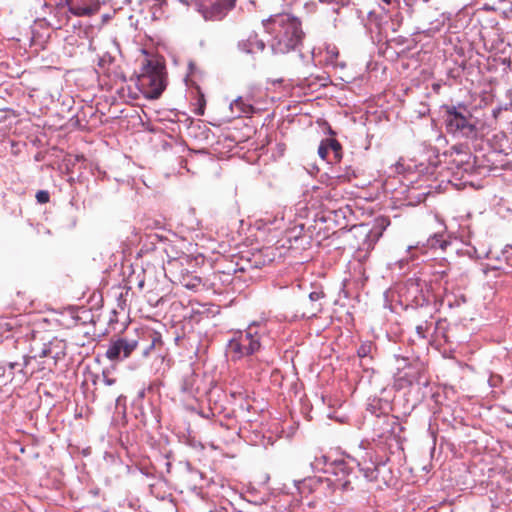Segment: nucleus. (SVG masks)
<instances>
[{
  "label": "nucleus",
  "instance_id": "obj_1",
  "mask_svg": "<svg viewBox=\"0 0 512 512\" xmlns=\"http://www.w3.org/2000/svg\"><path fill=\"white\" fill-rule=\"evenodd\" d=\"M264 26L272 34L270 47L274 54H287L296 50L305 36L300 20L289 14L275 15L266 20Z\"/></svg>",
  "mask_w": 512,
  "mask_h": 512
},
{
  "label": "nucleus",
  "instance_id": "obj_2",
  "mask_svg": "<svg viewBox=\"0 0 512 512\" xmlns=\"http://www.w3.org/2000/svg\"><path fill=\"white\" fill-rule=\"evenodd\" d=\"M137 86L149 99H157L165 89L164 66L158 61L144 58L137 76Z\"/></svg>",
  "mask_w": 512,
  "mask_h": 512
},
{
  "label": "nucleus",
  "instance_id": "obj_3",
  "mask_svg": "<svg viewBox=\"0 0 512 512\" xmlns=\"http://www.w3.org/2000/svg\"><path fill=\"white\" fill-rule=\"evenodd\" d=\"M264 332V327L259 324H251L245 331L238 332L230 340L227 348L232 359L238 360L257 352L261 347Z\"/></svg>",
  "mask_w": 512,
  "mask_h": 512
},
{
  "label": "nucleus",
  "instance_id": "obj_4",
  "mask_svg": "<svg viewBox=\"0 0 512 512\" xmlns=\"http://www.w3.org/2000/svg\"><path fill=\"white\" fill-rule=\"evenodd\" d=\"M445 125L448 133L466 138L476 134V126L471 122L472 115L463 105H444Z\"/></svg>",
  "mask_w": 512,
  "mask_h": 512
},
{
  "label": "nucleus",
  "instance_id": "obj_5",
  "mask_svg": "<svg viewBox=\"0 0 512 512\" xmlns=\"http://www.w3.org/2000/svg\"><path fill=\"white\" fill-rule=\"evenodd\" d=\"M67 343L65 340L58 337H53L48 341L42 342L41 344H35L32 347V351L35 354L33 358H46L44 364L51 371L57 366L59 360L66 356Z\"/></svg>",
  "mask_w": 512,
  "mask_h": 512
},
{
  "label": "nucleus",
  "instance_id": "obj_6",
  "mask_svg": "<svg viewBox=\"0 0 512 512\" xmlns=\"http://www.w3.org/2000/svg\"><path fill=\"white\" fill-rule=\"evenodd\" d=\"M122 80L115 58L105 53L98 60V87L102 90L111 91Z\"/></svg>",
  "mask_w": 512,
  "mask_h": 512
},
{
  "label": "nucleus",
  "instance_id": "obj_7",
  "mask_svg": "<svg viewBox=\"0 0 512 512\" xmlns=\"http://www.w3.org/2000/svg\"><path fill=\"white\" fill-rule=\"evenodd\" d=\"M236 0H202L199 11L205 20L220 21L234 7Z\"/></svg>",
  "mask_w": 512,
  "mask_h": 512
},
{
  "label": "nucleus",
  "instance_id": "obj_8",
  "mask_svg": "<svg viewBox=\"0 0 512 512\" xmlns=\"http://www.w3.org/2000/svg\"><path fill=\"white\" fill-rule=\"evenodd\" d=\"M138 347L137 340L126 338H113L106 350V357L111 361L128 358Z\"/></svg>",
  "mask_w": 512,
  "mask_h": 512
},
{
  "label": "nucleus",
  "instance_id": "obj_9",
  "mask_svg": "<svg viewBox=\"0 0 512 512\" xmlns=\"http://www.w3.org/2000/svg\"><path fill=\"white\" fill-rule=\"evenodd\" d=\"M336 478L333 480L335 489L341 491H349L353 489L352 479L350 473L347 472V467L344 464L337 466V472H335Z\"/></svg>",
  "mask_w": 512,
  "mask_h": 512
},
{
  "label": "nucleus",
  "instance_id": "obj_10",
  "mask_svg": "<svg viewBox=\"0 0 512 512\" xmlns=\"http://www.w3.org/2000/svg\"><path fill=\"white\" fill-rule=\"evenodd\" d=\"M389 224L390 221L387 218H379L376 220V226L373 227L370 233L367 235L368 238L372 241V243L369 244L368 249L373 248L374 243L382 236L383 231Z\"/></svg>",
  "mask_w": 512,
  "mask_h": 512
},
{
  "label": "nucleus",
  "instance_id": "obj_11",
  "mask_svg": "<svg viewBox=\"0 0 512 512\" xmlns=\"http://www.w3.org/2000/svg\"><path fill=\"white\" fill-rule=\"evenodd\" d=\"M32 358L33 357L23 356L22 363H20V362H2V363L5 365L7 372H14L15 374L16 373L21 374L22 379H27L28 375L24 369L28 366V364Z\"/></svg>",
  "mask_w": 512,
  "mask_h": 512
},
{
  "label": "nucleus",
  "instance_id": "obj_12",
  "mask_svg": "<svg viewBox=\"0 0 512 512\" xmlns=\"http://www.w3.org/2000/svg\"><path fill=\"white\" fill-rule=\"evenodd\" d=\"M69 6V11L75 15V16H90L93 14V11H94V8H92L91 6H80V5H75L72 3V1L67 4Z\"/></svg>",
  "mask_w": 512,
  "mask_h": 512
},
{
  "label": "nucleus",
  "instance_id": "obj_13",
  "mask_svg": "<svg viewBox=\"0 0 512 512\" xmlns=\"http://www.w3.org/2000/svg\"><path fill=\"white\" fill-rule=\"evenodd\" d=\"M247 51L250 53H254L257 51H263L265 48V43L261 39H258L257 35H251L247 40Z\"/></svg>",
  "mask_w": 512,
  "mask_h": 512
},
{
  "label": "nucleus",
  "instance_id": "obj_14",
  "mask_svg": "<svg viewBox=\"0 0 512 512\" xmlns=\"http://www.w3.org/2000/svg\"><path fill=\"white\" fill-rule=\"evenodd\" d=\"M358 466L360 467V471L363 473V476L368 481H377L379 469L374 463H371L368 467H361V464L358 463Z\"/></svg>",
  "mask_w": 512,
  "mask_h": 512
},
{
  "label": "nucleus",
  "instance_id": "obj_15",
  "mask_svg": "<svg viewBox=\"0 0 512 512\" xmlns=\"http://www.w3.org/2000/svg\"><path fill=\"white\" fill-rule=\"evenodd\" d=\"M329 150L333 152V160L338 162L342 158V146L341 144L334 138H328Z\"/></svg>",
  "mask_w": 512,
  "mask_h": 512
},
{
  "label": "nucleus",
  "instance_id": "obj_16",
  "mask_svg": "<svg viewBox=\"0 0 512 512\" xmlns=\"http://www.w3.org/2000/svg\"><path fill=\"white\" fill-rule=\"evenodd\" d=\"M448 245V242L443 239V235L435 234L432 237L428 239V246L430 248H440L444 250L446 246Z\"/></svg>",
  "mask_w": 512,
  "mask_h": 512
},
{
  "label": "nucleus",
  "instance_id": "obj_17",
  "mask_svg": "<svg viewBox=\"0 0 512 512\" xmlns=\"http://www.w3.org/2000/svg\"><path fill=\"white\" fill-rule=\"evenodd\" d=\"M15 377L14 372H7L5 365L0 362V384L6 385L11 382Z\"/></svg>",
  "mask_w": 512,
  "mask_h": 512
},
{
  "label": "nucleus",
  "instance_id": "obj_18",
  "mask_svg": "<svg viewBox=\"0 0 512 512\" xmlns=\"http://www.w3.org/2000/svg\"><path fill=\"white\" fill-rule=\"evenodd\" d=\"M196 114L202 116L204 114L206 100L204 94L201 92L200 88L197 87V98H196Z\"/></svg>",
  "mask_w": 512,
  "mask_h": 512
},
{
  "label": "nucleus",
  "instance_id": "obj_19",
  "mask_svg": "<svg viewBox=\"0 0 512 512\" xmlns=\"http://www.w3.org/2000/svg\"><path fill=\"white\" fill-rule=\"evenodd\" d=\"M202 285V281L199 277H190L183 279V286L190 290H197Z\"/></svg>",
  "mask_w": 512,
  "mask_h": 512
},
{
  "label": "nucleus",
  "instance_id": "obj_20",
  "mask_svg": "<svg viewBox=\"0 0 512 512\" xmlns=\"http://www.w3.org/2000/svg\"><path fill=\"white\" fill-rule=\"evenodd\" d=\"M36 200L39 204H46L50 200V194L47 190H39L36 193Z\"/></svg>",
  "mask_w": 512,
  "mask_h": 512
},
{
  "label": "nucleus",
  "instance_id": "obj_21",
  "mask_svg": "<svg viewBox=\"0 0 512 512\" xmlns=\"http://www.w3.org/2000/svg\"><path fill=\"white\" fill-rule=\"evenodd\" d=\"M327 143H328V139L321 141L319 148H318V154L324 160L327 159L328 153L330 151Z\"/></svg>",
  "mask_w": 512,
  "mask_h": 512
},
{
  "label": "nucleus",
  "instance_id": "obj_22",
  "mask_svg": "<svg viewBox=\"0 0 512 512\" xmlns=\"http://www.w3.org/2000/svg\"><path fill=\"white\" fill-rule=\"evenodd\" d=\"M354 178H356V174L354 171H347L344 174H338L336 176V179L339 183L350 182Z\"/></svg>",
  "mask_w": 512,
  "mask_h": 512
},
{
  "label": "nucleus",
  "instance_id": "obj_23",
  "mask_svg": "<svg viewBox=\"0 0 512 512\" xmlns=\"http://www.w3.org/2000/svg\"><path fill=\"white\" fill-rule=\"evenodd\" d=\"M430 328V324L427 321H424L416 326V332L421 338H426V333Z\"/></svg>",
  "mask_w": 512,
  "mask_h": 512
},
{
  "label": "nucleus",
  "instance_id": "obj_24",
  "mask_svg": "<svg viewBox=\"0 0 512 512\" xmlns=\"http://www.w3.org/2000/svg\"><path fill=\"white\" fill-rule=\"evenodd\" d=\"M371 349L372 346L370 343H364L358 348L357 354L360 358L367 357L370 354Z\"/></svg>",
  "mask_w": 512,
  "mask_h": 512
},
{
  "label": "nucleus",
  "instance_id": "obj_25",
  "mask_svg": "<svg viewBox=\"0 0 512 512\" xmlns=\"http://www.w3.org/2000/svg\"><path fill=\"white\" fill-rule=\"evenodd\" d=\"M91 382L93 385H96V375L93 373H89L83 382V385H88Z\"/></svg>",
  "mask_w": 512,
  "mask_h": 512
},
{
  "label": "nucleus",
  "instance_id": "obj_26",
  "mask_svg": "<svg viewBox=\"0 0 512 512\" xmlns=\"http://www.w3.org/2000/svg\"><path fill=\"white\" fill-rule=\"evenodd\" d=\"M103 376H104V380H105V382H106L108 385H111V384H113V383L115 382V380H114V379H109V378H107V376H106V373H105V372H103Z\"/></svg>",
  "mask_w": 512,
  "mask_h": 512
},
{
  "label": "nucleus",
  "instance_id": "obj_27",
  "mask_svg": "<svg viewBox=\"0 0 512 512\" xmlns=\"http://www.w3.org/2000/svg\"><path fill=\"white\" fill-rule=\"evenodd\" d=\"M242 110L245 113H249V112L252 111V106L251 105H246L245 108H243Z\"/></svg>",
  "mask_w": 512,
  "mask_h": 512
},
{
  "label": "nucleus",
  "instance_id": "obj_28",
  "mask_svg": "<svg viewBox=\"0 0 512 512\" xmlns=\"http://www.w3.org/2000/svg\"><path fill=\"white\" fill-rule=\"evenodd\" d=\"M335 50H336V48H335V47H333L331 51H328L329 53H331V56H332V57H337V56H338V52H337V51H335Z\"/></svg>",
  "mask_w": 512,
  "mask_h": 512
},
{
  "label": "nucleus",
  "instance_id": "obj_29",
  "mask_svg": "<svg viewBox=\"0 0 512 512\" xmlns=\"http://www.w3.org/2000/svg\"><path fill=\"white\" fill-rule=\"evenodd\" d=\"M156 343L161 344V340L159 337H155L152 341L151 347H153Z\"/></svg>",
  "mask_w": 512,
  "mask_h": 512
},
{
  "label": "nucleus",
  "instance_id": "obj_30",
  "mask_svg": "<svg viewBox=\"0 0 512 512\" xmlns=\"http://www.w3.org/2000/svg\"><path fill=\"white\" fill-rule=\"evenodd\" d=\"M508 98H509V106H510V108L512 110V92H509Z\"/></svg>",
  "mask_w": 512,
  "mask_h": 512
},
{
  "label": "nucleus",
  "instance_id": "obj_31",
  "mask_svg": "<svg viewBox=\"0 0 512 512\" xmlns=\"http://www.w3.org/2000/svg\"><path fill=\"white\" fill-rule=\"evenodd\" d=\"M493 269H497V270H501L503 272H506V269L503 266H495V267H493Z\"/></svg>",
  "mask_w": 512,
  "mask_h": 512
},
{
  "label": "nucleus",
  "instance_id": "obj_32",
  "mask_svg": "<svg viewBox=\"0 0 512 512\" xmlns=\"http://www.w3.org/2000/svg\"><path fill=\"white\" fill-rule=\"evenodd\" d=\"M414 381H417V379L413 376L411 379L408 380V383L411 385Z\"/></svg>",
  "mask_w": 512,
  "mask_h": 512
},
{
  "label": "nucleus",
  "instance_id": "obj_33",
  "mask_svg": "<svg viewBox=\"0 0 512 512\" xmlns=\"http://www.w3.org/2000/svg\"><path fill=\"white\" fill-rule=\"evenodd\" d=\"M241 104H242V101H240V100L235 101V106L239 107Z\"/></svg>",
  "mask_w": 512,
  "mask_h": 512
},
{
  "label": "nucleus",
  "instance_id": "obj_34",
  "mask_svg": "<svg viewBox=\"0 0 512 512\" xmlns=\"http://www.w3.org/2000/svg\"><path fill=\"white\" fill-rule=\"evenodd\" d=\"M108 19H109V16H108V15H104V16L102 17L103 22H106Z\"/></svg>",
  "mask_w": 512,
  "mask_h": 512
},
{
  "label": "nucleus",
  "instance_id": "obj_35",
  "mask_svg": "<svg viewBox=\"0 0 512 512\" xmlns=\"http://www.w3.org/2000/svg\"><path fill=\"white\" fill-rule=\"evenodd\" d=\"M64 4H69L71 0H61Z\"/></svg>",
  "mask_w": 512,
  "mask_h": 512
},
{
  "label": "nucleus",
  "instance_id": "obj_36",
  "mask_svg": "<svg viewBox=\"0 0 512 512\" xmlns=\"http://www.w3.org/2000/svg\"><path fill=\"white\" fill-rule=\"evenodd\" d=\"M311 299H315L314 293L310 294Z\"/></svg>",
  "mask_w": 512,
  "mask_h": 512
},
{
  "label": "nucleus",
  "instance_id": "obj_37",
  "mask_svg": "<svg viewBox=\"0 0 512 512\" xmlns=\"http://www.w3.org/2000/svg\"><path fill=\"white\" fill-rule=\"evenodd\" d=\"M311 299H315L314 293L310 294Z\"/></svg>",
  "mask_w": 512,
  "mask_h": 512
},
{
  "label": "nucleus",
  "instance_id": "obj_38",
  "mask_svg": "<svg viewBox=\"0 0 512 512\" xmlns=\"http://www.w3.org/2000/svg\"><path fill=\"white\" fill-rule=\"evenodd\" d=\"M384 1H385V2H387V3H389V2H390V0H384Z\"/></svg>",
  "mask_w": 512,
  "mask_h": 512
}]
</instances>
